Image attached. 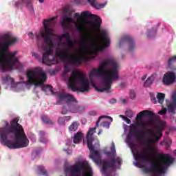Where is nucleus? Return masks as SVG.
Listing matches in <instances>:
<instances>
[{"mask_svg":"<svg viewBox=\"0 0 176 176\" xmlns=\"http://www.w3.org/2000/svg\"><path fill=\"white\" fill-rule=\"evenodd\" d=\"M159 115H166V113H167V109H163L162 110H160L159 111Z\"/></svg>","mask_w":176,"mask_h":176,"instance_id":"nucleus-36","label":"nucleus"},{"mask_svg":"<svg viewBox=\"0 0 176 176\" xmlns=\"http://www.w3.org/2000/svg\"><path fill=\"white\" fill-rule=\"evenodd\" d=\"M61 113L62 115H67V113H68V109H67V107H65V106L63 107Z\"/></svg>","mask_w":176,"mask_h":176,"instance_id":"nucleus-35","label":"nucleus"},{"mask_svg":"<svg viewBox=\"0 0 176 176\" xmlns=\"http://www.w3.org/2000/svg\"><path fill=\"white\" fill-rule=\"evenodd\" d=\"M111 153H113V155H115L116 153V150L115 149V145H113L111 146Z\"/></svg>","mask_w":176,"mask_h":176,"instance_id":"nucleus-41","label":"nucleus"},{"mask_svg":"<svg viewBox=\"0 0 176 176\" xmlns=\"http://www.w3.org/2000/svg\"><path fill=\"white\" fill-rule=\"evenodd\" d=\"M157 134L153 132L151 129L146 130V134L151 137V138H147L145 141V144L146 145V148L145 151L142 153H139L136 151L133 153V156L135 160H139L142 163H146L148 162H151V155H149V152H153V148H152V145H155L156 142H157L160 140H161L162 137H163V130H164V125L163 124H160L157 126Z\"/></svg>","mask_w":176,"mask_h":176,"instance_id":"nucleus-6","label":"nucleus"},{"mask_svg":"<svg viewBox=\"0 0 176 176\" xmlns=\"http://www.w3.org/2000/svg\"><path fill=\"white\" fill-rule=\"evenodd\" d=\"M63 71H64L65 74H68V72H69V71H71V67H69V65H65L63 67Z\"/></svg>","mask_w":176,"mask_h":176,"instance_id":"nucleus-32","label":"nucleus"},{"mask_svg":"<svg viewBox=\"0 0 176 176\" xmlns=\"http://www.w3.org/2000/svg\"><path fill=\"white\" fill-rule=\"evenodd\" d=\"M69 108V112H72V113H80V112H82V111L85 110V109L82 107V106L74 104H70Z\"/></svg>","mask_w":176,"mask_h":176,"instance_id":"nucleus-21","label":"nucleus"},{"mask_svg":"<svg viewBox=\"0 0 176 176\" xmlns=\"http://www.w3.org/2000/svg\"><path fill=\"white\" fill-rule=\"evenodd\" d=\"M176 80V74L174 72H168L164 74V78L162 79V82L164 85L166 86H170V85H173Z\"/></svg>","mask_w":176,"mask_h":176,"instance_id":"nucleus-15","label":"nucleus"},{"mask_svg":"<svg viewBox=\"0 0 176 176\" xmlns=\"http://www.w3.org/2000/svg\"><path fill=\"white\" fill-rule=\"evenodd\" d=\"M8 48H5L1 47L0 48V67L5 69H9L12 71V69H19L20 65V62H19V58L16 56L17 52H10L8 50Z\"/></svg>","mask_w":176,"mask_h":176,"instance_id":"nucleus-11","label":"nucleus"},{"mask_svg":"<svg viewBox=\"0 0 176 176\" xmlns=\"http://www.w3.org/2000/svg\"><path fill=\"white\" fill-rule=\"evenodd\" d=\"M0 142L9 149L27 148L30 140L24 132V128L19 124V119L10 121V125L6 122L4 127L0 128Z\"/></svg>","mask_w":176,"mask_h":176,"instance_id":"nucleus-2","label":"nucleus"},{"mask_svg":"<svg viewBox=\"0 0 176 176\" xmlns=\"http://www.w3.org/2000/svg\"><path fill=\"white\" fill-rule=\"evenodd\" d=\"M138 119H142V118H149V119H153L155 118V113L148 110L140 111L137 115Z\"/></svg>","mask_w":176,"mask_h":176,"instance_id":"nucleus-20","label":"nucleus"},{"mask_svg":"<svg viewBox=\"0 0 176 176\" xmlns=\"http://www.w3.org/2000/svg\"><path fill=\"white\" fill-rule=\"evenodd\" d=\"M157 159L158 160L159 164L157 162H152L150 168L144 167L143 168L144 173L149 174L153 173L154 174H166L167 168L174 162V159L171 156H168L167 154L157 153Z\"/></svg>","mask_w":176,"mask_h":176,"instance_id":"nucleus-9","label":"nucleus"},{"mask_svg":"<svg viewBox=\"0 0 176 176\" xmlns=\"http://www.w3.org/2000/svg\"><path fill=\"white\" fill-rule=\"evenodd\" d=\"M102 133V130H100L98 133V135H100Z\"/></svg>","mask_w":176,"mask_h":176,"instance_id":"nucleus-55","label":"nucleus"},{"mask_svg":"<svg viewBox=\"0 0 176 176\" xmlns=\"http://www.w3.org/2000/svg\"><path fill=\"white\" fill-rule=\"evenodd\" d=\"M63 151L65 152H67V155H72V151H68V149H67V148H64Z\"/></svg>","mask_w":176,"mask_h":176,"instance_id":"nucleus-44","label":"nucleus"},{"mask_svg":"<svg viewBox=\"0 0 176 176\" xmlns=\"http://www.w3.org/2000/svg\"><path fill=\"white\" fill-rule=\"evenodd\" d=\"M41 119L45 124H50L51 126H53L54 124V122L50 120V118H48L47 116H43L41 117Z\"/></svg>","mask_w":176,"mask_h":176,"instance_id":"nucleus-27","label":"nucleus"},{"mask_svg":"<svg viewBox=\"0 0 176 176\" xmlns=\"http://www.w3.org/2000/svg\"><path fill=\"white\" fill-rule=\"evenodd\" d=\"M136 126H142V121L138 120L135 123Z\"/></svg>","mask_w":176,"mask_h":176,"instance_id":"nucleus-45","label":"nucleus"},{"mask_svg":"<svg viewBox=\"0 0 176 176\" xmlns=\"http://www.w3.org/2000/svg\"><path fill=\"white\" fill-rule=\"evenodd\" d=\"M28 36H30V39H34V33L32 32H30L28 34Z\"/></svg>","mask_w":176,"mask_h":176,"instance_id":"nucleus-42","label":"nucleus"},{"mask_svg":"<svg viewBox=\"0 0 176 176\" xmlns=\"http://www.w3.org/2000/svg\"><path fill=\"white\" fill-rule=\"evenodd\" d=\"M126 113H127L128 118H133V111H126Z\"/></svg>","mask_w":176,"mask_h":176,"instance_id":"nucleus-39","label":"nucleus"},{"mask_svg":"<svg viewBox=\"0 0 176 176\" xmlns=\"http://www.w3.org/2000/svg\"><path fill=\"white\" fill-rule=\"evenodd\" d=\"M94 75L102 76L103 79V81H102L103 87H96V84H93L95 90L100 93L104 91L109 93V89L112 87L113 81L119 79V64L113 58L106 59L99 65L98 69L94 68L90 72V79Z\"/></svg>","mask_w":176,"mask_h":176,"instance_id":"nucleus-3","label":"nucleus"},{"mask_svg":"<svg viewBox=\"0 0 176 176\" xmlns=\"http://www.w3.org/2000/svg\"><path fill=\"white\" fill-rule=\"evenodd\" d=\"M157 98L158 100V102L159 104H163V102H164V99L166 98V94L162 93V92H159L157 94Z\"/></svg>","mask_w":176,"mask_h":176,"instance_id":"nucleus-25","label":"nucleus"},{"mask_svg":"<svg viewBox=\"0 0 176 176\" xmlns=\"http://www.w3.org/2000/svg\"><path fill=\"white\" fill-rule=\"evenodd\" d=\"M121 102L122 104H126V99H121Z\"/></svg>","mask_w":176,"mask_h":176,"instance_id":"nucleus-49","label":"nucleus"},{"mask_svg":"<svg viewBox=\"0 0 176 176\" xmlns=\"http://www.w3.org/2000/svg\"><path fill=\"white\" fill-rule=\"evenodd\" d=\"M36 38H37V39H39V35H36Z\"/></svg>","mask_w":176,"mask_h":176,"instance_id":"nucleus-59","label":"nucleus"},{"mask_svg":"<svg viewBox=\"0 0 176 176\" xmlns=\"http://www.w3.org/2000/svg\"><path fill=\"white\" fill-rule=\"evenodd\" d=\"M113 153L111 152H107L106 155H107V156H111V155H112Z\"/></svg>","mask_w":176,"mask_h":176,"instance_id":"nucleus-52","label":"nucleus"},{"mask_svg":"<svg viewBox=\"0 0 176 176\" xmlns=\"http://www.w3.org/2000/svg\"><path fill=\"white\" fill-rule=\"evenodd\" d=\"M44 1L45 0H38V2H40V3H43Z\"/></svg>","mask_w":176,"mask_h":176,"instance_id":"nucleus-56","label":"nucleus"},{"mask_svg":"<svg viewBox=\"0 0 176 176\" xmlns=\"http://www.w3.org/2000/svg\"><path fill=\"white\" fill-rule=\"evenodd\" d=\"M153 103L156 104V98H154Z\"/></svg>","mask_w":176,"mask_h":176,"instance_id":"nucleus-58","label":"nucleus"},{"mask_svg":"<svg viewBox=\"0 0 176 176\" xmlns=\"http://www.w3.org/2000/svg\"><path fill=\"white\" fill-rule=\"evenodd\" d=\"M133 127H131V129H129V133L127 135V140H129V138H131V137H133V134H134L135 135H136V138L139 140H144L145 139V131H138V130L137 129V127H135L134 126V124H132Z\"/></svg>","mask_w":176,"mask_h":176,"instance_id":"nucleus-13","label":"nucleus"},{"mask_svg":"<svg viewBox=\"0 0 176 176\" xmlns=\"http://www.w3.org/2000/svg\"><path fill=\"white\" fill-rule=\"evenodd\" d=\"M110 119L112 122V118L108 116H101L99 117L98 121L96 123V126L94 128L89 129V131L87 133V148L89 149L90 155L89 157L91 159L94 163L96 164H102V173L103 174H107L108 169L113 168V170L116 169V164L120 166H122V159L119 157H116L115 158H111L109 160L108 162L101 159V153L100 151L95 150L94 146L93 145V134H94V131L97 130V127H98V124L101 121V119Z\"/></svg>","mask_w":176,"mask_h":176,"instance_id":"nucleus-4","label":"nucleus"},{"mask_svg":"<svg viewBox=\"0 0 176 176\" xmlns=\"http://www.w3.org/2000/svg\"><path fill=\"white\" fill-rule=\"evenodd\" d=\"M111 124V123L108 121H104L102 123V127H105L106 129H109V125Z\"/></svg>","mask_w":176,"mask_h":176,"instance_id":"nucleus-33","label":"nucleus"},{"mask_svg":"<svg viewBox=\"0 0 176 176\" xmlns=\"http://www.w3.org/2000/svg\"><path fill=\"white\" fill-rule=\"evenodd\" d=\"M38 171L39 174H41V175H47V171L45 170V167H43V166H38Z\"/></svg>","mask_w":176,"mask_h":176,"instance_id":"nucleus-30","label":"nucleus"},{"mask_svg":"<svg viewBox=\"0 0 176 176\" xmlns=\"http://www.w3.org/2000/svg\"><path fill=\"white\" fill-rule=\"evenodd\" d=\"M76 41H72L68 45L67 48H60V44L58 45L55 50V56L58 57L62 61H65L69 65L74 67H78L83 63V58L76 54H69V50L75 46Z\"/></svg>","mask_w":176,"mask_h":176,"instance_id":"nucleus-8","label":"nucleus"},{"mask_svg":"<svg viewBox=\"0 0 176 176\" xmlns=\"http://www.w3.org/2000/svg\"><path fill=\"white\" fill-rule=\"evenodd\" d=\"M160 145H162V142H160Z\"/></svg>","mask_w":176,"mask_h":176,"instance_id":"nucleus-63","label":"nucleus"},{"mask_svg":"<svg viewBox=\"0 0 176 176\" xmlns=\"http://www.w3.org/2000/svg\"><path fill=\"white\" fill-rule=\"evenodd\" d=\"M120 118H122V119L124 120V118H126V116L123 115H120Z\"/></svg>","mask_w":176,"mask_h":176,"instance_id":"nucleus-53","label":"nucleus"},{"mask_svg":"<svg viewBox=\"0 0 176 176\" xmlns=\"http://www.w3.org/2000/svg\"><path fill=\"white\" fill-rule=\"evenodd\" d=\"M123 43H128L129 52H133L135 49V43L131 36H124L120 41V46H122Z\"/></svg>","mask_w":176,"mask_h":176,"instance_id":"nucleus-14","label":"nucleus"},{"mask_svg":"<svg viewBox=\"0 0 176 176\" xmlns=\"http://www.w3.org/2000/svg\"><path fill=\"white\" fill-rule=\"evenodd\" d=\"M72 144V139H67L66 140V145L67 146H71V144Z\"/></svg>","mask_w":176,"mask_h":176,"instance_id":"nucleus-38","label":"nucleus"},{"mask_svg":"<svg viewBox=\"0 0 176 176\" xmlns=\"http://www.w3.org/2000/svg\"><path fill=\"white\" fill-rule=\"evenodd\" d=\"M110 102H111V104H116V99H111V100H110Z\"/></svg>","mask_w":176,"mask_h":176,"instance_id":"nucleus-48","label":"nucleus"},{"mask_svg":"<svg viewBox=\"0 0 176 176\" xmlns=\"http://www.w3.org/2000/svg\"><path fill=\"white\" fill-rule=\"evenodd\" d=\"M124 120H125V122L128 124H130V123H131V120L130 119H129L127 117H124Z\"/></svg>","mask_w":176,"mask_h":176,"instance_id":"nucleus-40","label":"nucleus"},{"mask_svg":"<svg viewBox=\"0 0 176 176\" xmlns=\"http://www.w3.org/2000/svg\"><path fill=\"white\" fill-rule=\"evenodd\" d=\"M171 103L167 104V108L168 112L171 113H175L176 109V92H173L171 95Z\"/></svg>","mask_w":176,"mask_h":176,"instance_id":"nucleus-19","label":"nucleus"},{"mask_svg":"<svg viewBox=\"0 0 176 176\" xmlns=\"http://www.w3.org/2000/svg\"><path fill=\"white\" fill-rule=\"evenodd\" d=\"M56 98L58 104H60V105H63L64 103L68 105L71 102H75V97L71 94H67L65 92H58L56 94Z\"/></svg>","mask_w":176,"mask_h":176,"instance_id":"nucleus-12","label":"nucleus"},{"mask_svg":"<svg viewBox=\"0 0 176 176\" xmlns=\"http://www.w3.org/2000/svg\"><path fill=\"white\" fill-rule=\"evenodd\" d=\"M63 118H65V120H67V121L71 120L72 119L71 116H64Z\"/></svg>","mask_w":176,"mask_h":176,"instance_id":"nucleus-46","label":"nucleus"},{"mask_svg":"<svg viewBox=\"0 0 176 176\" xmlns=\"http://www.w3.org/2000/svg\"><path fill=\"white\" fill-rule=\"evenodd\" d=\"M120 118H122V119L124 120V118H126V116L123 115H120Z\"/></svg>","mask_w":176,"mask_h":176,"instance_id":"nucleus-54","label":"nucleus"},{"mask_svg":"<svg viewBox=\"0 0 176 176\" xmlns=\"http://www.w3.org/2000/svg\"><path fill=\"white\" fill-rule=\"evenodd\" d=\"M83 138H85V134H83L80 131L77 132L76 133H74V135L73 138V142L74 144H80Z\"/></svg>","mask_w":176,"mask_h":176,"instance_id":"nucleus-22","label":"nucleus"},{"mask_svg":"<svg viewBox=\"0 0 176 176\" xmlns=\"http://www.w3.org/2000/svg\"><path fill=\"white\" fill-rule=\"evenodd\" d=\"M58 123L60 126H63V125L65 124V118L64 117H60L58 119Z\"/></svg>","mask_w":176,"mask_h":176,"instance_id":"nucleus-31","label":"nucleus"},{"mask_svg":"<svg viewBox=\"0 0 176 176\" xmlns=\"http://www.w3.org/2000/svg\"><path fill=\"white\" fill-rule=\"evenodd\" d=\"M3 83H10L11 85L14 83V80L10 76H6V77L3 78Z\"/></svg>","mask_w":176,"mask_h":176,"instance_id":"nucleus-28","label":"nucleus"},{"mask_svg":"<svg viewBox=\"0 0 176 176\" xmlns=\"http://www.w3.org/2000/svg\"><path fill=\"white\" fill-rule=\"evenodd\" d=\"M30 85H34V86H42L41 90L43 91H53V87L51 85H43L46 82L47 77L46 74L40 68L29 69L26 74Z\"/></svg>","mask_w":176,"mask_h":176,"instance_id":"nucleus-10","label":"nucleus"},{"mask_svg":"<svg viewBox=\"0 0 176 176\" xmlns=\"http://www.w3.org/2000/svg\"><path fill=\"white\" fill-rule=\"evenodd\" d=\"M170 144H171V140H169Z\"/></svg>","mask_w":176,"mask_h":176,"instance_id":"nucleus-61","label":"nucleus"},{"mask_svg":"<svg viewBox=\"0 0 176 176\" xmlns=\"http://www.w3.org/2000/svg\"><path fill=\"white\" fill-rule=\"evenodd\" d=\"M129 96L131 98H135V92L134 91V90H131L130 93H129Z\"/></svg>","mask_w":176,"mask_h":176,"instance_id":"nucleus-34","label":"nucleus"},{"mask_svg":"<svg viewBox=\"0 0 176 176\" xmlns=\"http://www.w3.org/2000/svg\"><path fill=\"white\" fill-rule=\"evenodd\" d=\"M146 79V75H144L143 77H142V80H145Z\"/></svg>","mask_w":176,"mask_h":176,"instance_id":"nucleus-51","label":"nucleus"},{"mask_svg":"<svg viewBox=\"0 0 176 176\" xmlns=\"http://www.w3.org/2000/svg\"><path fill=\"white\" fill-rule=\"evenodd\" d=\"M87 1L94 8H96V9H102L103 8H105V6L107 5V2H104V3H96V0H87Z\"/></svg>","mask_w":176,"mask_h":176,"instance_id":"nucleus-23","label":"nucleus"},{"mask_svg":"<svg viewBox=\"0 0 176 176\" xmlns=\"http://www.w3.org/2000/svg\"><path fill=\"white\" fill-rule=\"evenodd\" d=\"M3 38L6 41L3 43L1 47H4L6 49H9V46H12L13 43H16V42H17V38H13L10 34H5Z\"/></svg>","mask_w":176,"mask_h":176,"instance_id":"nucleus-16","label":"nucleus"},{"mask_svg":"<svg viewBox=\"0 0 176 176\" xmlns=\"http://www.w3.org/2000/svg\"><path fill=\"white\" fill-rule=\"evenodd\" d=\"M39 134H40V138H42V137H45V131H41L40 132H39Z\"/></svg>","mask_w":176,"mask_h":176,"instance_id":"nucleus-43","label":"nucleus"},{"mask_svg":"<svg viewBox=\"0 0 176 176\" xmlns=\"http://www.w3.org/2000/svg\"><path fill=\"white\" fill-rule=\"evenodd\" d=\"M147 36H148V38H149V36H151V32H148Z\"/></svg>","mask_w":176,"mask_h":176,"instance_id":"nucleus-57","label":"nucleus"},{"mask_svg":"<svg viewBox=\"0 0 176 176\" xmlns=\"http://www.w3.org/2000/svg\"><path fill=\"white\" fill-rule=\"evenodd\" d=\"M152 83H153V76H150L144 82V87H149Z\"/></svg>","mask_w":176,"mask_h":176,"instance_id":"nucleus-29","label":"nucleus"},{"mask_svg":"<svg viewBox=\"0 0 176 176\" xmlns=\"http://www.w3.org/2000/svg\"><path fill=\"white\" fill-rule=\"evenodd\" d=\"M90 113H91V115H94V116L97 115V112H96V111H91Z\"/></svg>","mask_w":176,"mask_h":176,"instance_id":"nucleus-50","label":"nucleus"},{"mask_svg":"<svg viewBox=\"0 0 176 176\" xmlns=\"http://www.w3.org/2000/svg\"><path fill=\"white\" fill-rule=\"evenodd\" d=\"M78 127H79V123L75 121L69 126V131H76L78 130Z\"/></svg>","mask_w":176,"mask_h":176,"instance_id":"nucleus-26","label":"nucleus"},{"mask_svg":"<svg viewBox=\"0 0 176 176\" xmlns=\"http://www.w3.org/2000/svg\"><path fill=\"white\" fill-rule=\"evenodd\" d=\"M24 5H26V8L30 10H34V7L32 6L31 0H18L15 2L16 8H23Z\"/></svg>","mask_w":176,"mask_h":176,"instance_id":"nucleus-18","label":"nucleus"},{"mask_svg":"<svg viewBox=\"0 0 176 176\" xmlns=\"http://www.w3.org/2000/svg\"><path fill=\"white\" fill-rule=\"evenodd\" d=\"M56 19L57 16H54L49 19H44L43 24L44 26V31L41 32V37L43 38L45 45L49 46L48 48H45V53L43 54V63L45 65H53L56 62L54 56H53V47H54V43L53 39L55 36L54 30L53 27L56 25Z\"/></svg>","mask_w":176,"mask_h":176,"instance_id":"nucleus-5","label":"nucleus"},{"mask_svg":"<svg viewBox=\"0 0 176 176\" xmlns=\"http://www.w3.org/2000/svg\"><path fill=\"white\" fill-rule=\"evenodd\" d=\"M74 148H75V145H73Z\"/></svg>","mask_w":176,"mask_h":176,"instance_id":"nucleus-62","label":"nucleus"},{"mask_svg":"<svg viewBox=\"0 0 176 176\" xmlns=\"http://www.w3.org/2000/svg\"><path fill=\"white\" fill-rule=\"evenodd\" d=\"M174 155H176V150L173 151Z\"/></svg>","mask_w":176,"mask_h":176,"instance_id":"nucleus-60","label":"nucleus"},{"mask_svg":"<svg viewBox=\"0 0 176 176\" xmlns=\"http://www.w3.org/2000/svg\"><path fill=\"white\" fill-rule=\"evenodd\" d=\"M68 82L67 88L72 91L86 93V91H89L90 90V81L82 72L78 70L72 71Z\"/></svg>","mask_w":176,"mask_h":176,"instance_id":"nucleus-7","label":"nucleus"},{"mask_svg":"<svg viewBox=\"0 0 176 176\" xmlns=\"http://www.w3.org/2000/svg\"><path fill=\"white\" fill-rule=\"evenodd\" d=\"M78 25L76 30L80 32L82 38L80 46L84 50L90 49L91 54H98V52H104L105 47L109 46L111 41L105 30H100L101 19L97 15L84 11L80 14L76 12L74 15Z\"/></svg>","mask_w":176,"mask_h":176,"instance_id":"nucleus-1","label":"nucleus"},{"mask_svg":"<svg viewBox=\"0 0 176 176\" xmlns=\"http://www.w3.org/2000/svg\"><path fill=\"white\" fill-rule=\"evenodd\" d=\"M39 141H40V142L46 144V142H47V139H46V138H45V137H41V138H40Z\"/></svg>","mask_w":176,"mask_h":176,"instance_id":"nucleus-37","label":"nucleus"},{"mask_svg":"<svg viewBox=\"0 0 176 176\" xmlns=\"http://www.w3.org/2000/svg\"><path fill=\"white\" fill-rule=\"evenodd\" d=\"M72 39L71 38V35L68 32H66L65 34H63L59 37V41L58 45H61L62 46H65V45H68L70 42H72Z\"/></svg>","mask_w":176,"mask_h":176,"instance_id":"nucleus-17","label":"nucleus"},{"mask_svg":"<svg viewBox=\"0 0 176 176\" xmlns=\"http://www.w3.org/2000/svg\"><path fill=\"white\" fill-rule=\"evenodd\" d=\"M69 23H74V19L71 17L65 16L63 19V21L60 22V24L62 27L67 28L68 27V24H69Z\"/></svg>","mask_w":176,"mask_h":176,"instance_id":"nucleus-24","label":"nucleus"},{"mask_svg":"<svg viewBox=\"0 0 176 176\" xmlns=\"http://www.w3.org/2000/svg\"><path fill=\"white\" fill-rule=\"evenodd\" d=\"M141 126L142 127H146V126H148V124L146 122H142Z\"/></svg>","mask_w":176,"mask_h":176,"instance_id":"nucleus-47","label":"nucleus"}]
</instances>
